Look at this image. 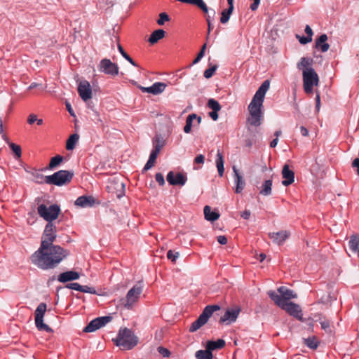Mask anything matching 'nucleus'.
Wrapping results in <instances>:
<instances>
[{"instance_id":"nucleus-1","label":"nucleus","mask_w":359,"mask_h":359,"mask_svg":"<svg viewBox=\"0 0 359 359\" xmlns=\"http://www.w3.org/2000/svg\"><path fill=\"white\" fill-rule=\"evenodd\" d=\"M56 237L55 225L48 222L43 233L41 246L31 255L33 264L43 270L53 269L68 256L67 250L53 244Z\"/></svg>"},{"instance_id":"nucleus-2","label":"nucleus","mask_w":359,"mask_h":359,"mask_svg":"<svg viewBox=\"0 0 359 359\" xmlns=\"http://www.w3.org/2000/svg\"><path fill=\"white\" fill-rule=\"evenodd\" d=\"M270 86V81L265 80L259 86L248 106L250 116L248 118L249 123L254 126H259L262 123V111L265 94Z\"/></svg>"},{"instance_id":"nucleus-3","label":"nucleus","mask_w":359,"mask_h":359,"mask_svg":"<svg viewBox=\"0 0 359 359\" xmlns=\"http://www.w3.org/2000/svg\"><path fill=\"white\" fill-rule=\"evenodd\" d=\"M115 344L123 350H130L138 342V338L128 328L121 329L117 337L114 340Z\"/></svg>"},{"instance_id":"nucleus-4","label":"nucleus","mask_w":359,"mask_h":359,"mask_svg":"<svg viewBox=\"0 0 359 359\" xmlns=\"http://www.w3.org/2000/svg\"><path fill=\"white\" fill-rule=\"evenodd\" d=\"M267 294L277 306L283 310H285L289 315L299 320H303L302 311L298 304L292 302L287 304L283 303L280 298L277 296V293L275 291L269 290Z\"/></svg>"},{"instance_id":"nucleus-5","label":"nucleus","mask_w":359,"mask_h":359,"mask_svg":"<svg viewBox=\"0 0 359 359\" xmlns=\"http://www.w3.org/2000/svg\"><path fill=\"white\" fill-rule=\"evenodd\" d=\"M72 170H60L51 175H47V184L61 187L69 183L74 177Z\"/></svg>"},{"instance_id":"nucleus-6","label":"nucleus","mask_w":359,"mask_h":359,"mask_svg":"<svg viewBox=\"0 0 359 359\" xmlns=\"http://www.w3.org/2000/svg\"><path fill=\"white\" fill-rule=\"evenodd\" d=\"M37 212L39 216L46 221L53 223V221L58 217L61 210L57 204H53L49 207H47L45 204H40L37 208Z\"/></svg>"},{"instance_id":"nucleus-7","label":"nucleus","mask_w":359,"mask_h":359,"mask_svg":"<svg viewBox=\"0 0 359 359\" xmlns=\"http://www.w3.org/2000/svg\"><path fill=\"white\" fill-rule=\"evenodd\" d=\"M303 87L306 94H311L313 92V86H318L319 77L314 69H309L303 71Z\"/></svg>"},{"instance_id":"nucleus-8","label":"nucleus","mask_w":359,"mask_h":359,"mask_svg":"<svg viewBox=\"0 0 359 359\" xmlns=\"http://www.w3.org/2000/svg\"><path fill=\"white\" fill-rule=\"evenodd\" d=\"M47 309L46 303H40L35 310V325L39 331H46L49 333L53 332V329L43 323V317Z\"/></svg>"},{"instance_id":"nucleus-9","label":"nucleus","mask_w":359,"mask_h":359,"mask_svg":"<svg viewBox=\"0 0 359 359\" xmlns=\"http://www.w3.org/2000/svg\"><path fill=\"white\" fill-rule=\"evenodd\" d=\"M98 69L100 72L112 76L118 74L119 68L117 64L112 62L109 59L107 58L101 60L100 64L98 65Z\"/></svg>"},{"instance_id":"nucleus-10","label":"nucleus","mask_w":359,"mask_h":359,"mask_svg":"<svg viewBox=\"0 0 359 359\" xmlns=\"http://www.w3.org/2000/svg\"><path fill=\"white\" fill-rule=\"evenodd\" d=\"M226 342L224 339H219L217 341H208L205 345V349L203 350V359H212V351L219 350L224 347Z\"/></svg>"},{"instance_id":"nucleus-11","label":"nucleus","mask_w":359,"mask_h":359,"mask_svg":"<svg viewBox=\"0 0 359 359\" xmlns=\"http://www.w3.org/2000/svg\"><path fill=\"white\" fill-rule=\"evenodd\" d=\"M142 292V283L138 282L135 284L126 294V301L125 307L130 309L133 302H135Z\"/></svg>"},{"instance_id":"nucleus-12","label":"nucleus","mask_w":359,"mask_h":359,"mask_svg":"<svg viewBox=\"0 0 359 359\" xmlns=\"http://www.w3.org/2000/svg\"><path fill=\"white\" fill-rule=\"evenodd\" d=\"M166 180L170 185L183 186L186 184L187 177L182 172L175 173L173 171H170L166 176Z\"/></svg>"},{"instance_id":"nucleus-13","label":"nucleus","mask_w":359,"mask_h":359,"mask_svg":"<svg viewBox=\"0 0 359 359\" xmlns=\"http://www.w3.org/2000/svg\"><path fill=\"white\" fill-rule=\"evenodd\" d=\"M78 93L81 98L86 102L92 97V89L90 83L83 80L80 81L78 86Z\"/></svg>"},{"instance_id":"nucleus-14","label":"nucleus","mask_w":359,"mask_h":359,"mask_svg":"<svg viewBox=\"0 0 359 359\" xmlns=\"http://www.w3.org/2000/svg\"><path fill=\"white\" fill-rule=\"evenodd\" d=\"M278 292L277 296L280 298V299L283 302V303L287 304L288 303L290 299H295L297 297V295L295 292H294L292 290L288 289L286 287L281 286L278 288L277 290Z\"/></svg>"},{"instance_id":"nucleus-15","label":"nucleus","mask_w":359,"mask_h":359,"mask_svg":"<svg viewBox=\"0 0 359 359\" xmlns=\"http://www.w3.org/2000/svg\"><path fill=\"white\" fill-rule=\"evenodd\" d=\"M290 236V233L286 230L269 233V237L277 245H282Z\"/></svg>"},{"instance_id":"nucleus-16","label":"nucleus","mask_w":359,"mask_h":359,"mask_svg":"<svg viewBox=\"0 0 359 359\" xmlns=\"http://www.w3.org/2000/svg\"><path fill=\"white\" fill-rule=\"evenodd\" d=\"M282 176L284 180L282 182V184L284 186H289L294 182V172L290 169L289 165L285 164L283 165L282 170Z\"/></svg>"},{"instance_id":"nucleus-17","label":"nucleus","mask_w":359,"mask_h":359,"mask_svg":"<svg viewBox=\"0 0 359 359\" xmlns=\"http://www.w3.org/2000/svg\"><path fill=\"white\" fill-rule=\"evenodd\" d=\"M207 106L212 109V111L208 113V116L213 120L218 119L217 112L221 110L220 104L215 99L211 98L208 101Z\"/></svg>"},{"instance_id":"nucleus-18","label":"nucleus","mask_w":359,"mask_h":359,"mask_svg":"<svg viewBox=\"0 0 359 359\" xmlns=\"http://www.w3.org/2000/svg\"><path fill=\"white\" fill-rule=\"evenodd\" d=\"M233 171L234 172V182L236 184L235 192L236 194H240L244 189L245 182L243 176L240 174L239 170L236 168V166L233 167Z\"/></svg>"},{"instance_id":"nucleus-19","label":"nucleus","mask_w":359,"mask_h":359,"mask_svg":"<svg viewBox=\"0 0 359 359\" xmlns=\"http://www.w3.org/2000/svg\"><path fill=\"white\" fill-rule=\"evenodd\" d=\"M95 203V199L92 196H81L75 201V205L81 208L93 207Z\"/></svg>"},{"instance_id":"nucleus-20","label":"nucleus","mask_w":359,"mask_h":359,"mask_svg":"<svg viewBox=\"0 0 359 359\" xmlns=\"http://www.w3.org/2000/svg\"><path fill=\"white\" fill-rule=\"evenodd\" d=\"M79 277V273L74 271H67L61 273L57 277V280L60 283H65L69 281L78 280Z\"/></svg>"},{"instance_id":"nucleus-21","label":"nucleus","mask_w":359,"mask_h":359,"mask_svg":"<svg viewBox=\"0 0 359 359\" xmlns=\"http://www.w3.org/2000/svg\"><path fill=\"white\" fill-rule=\"evenodd\" d=\"M203 215L206 220L210 222H215L219 218L220 214L217 209L212 210L209 205H205L203 208Z\"/></svg>"},{"instance_id":"nucleus-22","label":"nucleus","mask_w":359,"mask_h":359,"mask_svg":"<svg viewBox=\"0 0 359 359\" xmlns=\"http://www.w3.org/2000/svg\"><path fill=\"white\" fill-rule=\"evenodd\" d=\"M327 40V36L325 34H321L316 40L315 43V48L320 50L321 52H327L330 48V45L326 42Z\"/></svg>"},{"instance_id":"nucleus-23","label":"nucleus","mask_w":359,"mask_h":359,"mask_svg":"<svg viewBox=\"0 0 359 359\" xmlns=\"http://www.w3.org/2000/svg\"><path fill=\"white\" fill-rule=\"evenodd\" d=\"M239 313V310H227L219 319L220 323H231L236 321Z\"/></svg>"},{"instance_id":"nucleus-24","label":"nucleus","mask_w":359,"mask_h":359,"mask_svg":"<svg viewBox=\"0 0 359 359\" xmlns=\"http://www.w3.org/2000/svg\"><path fill=\"white\" fill-rule=\"evenodd\" d=\"M220 310L218 305H208L203 309V325H205L215 311Z\"/></svg>"},{"instance_id":"nucleus-25","label":"nucleus","mask_w":359,"mask_h":359,"mask_svg":"<svg viewBox=\"0 0 359 359\" xmlns=\"http://www.w3.org/2000/svg\"><path fill=\"white\" fill-rule=\"evenodd\" d=\"M165 32L163 29H156L151 34V35L148 39V41L151 44H154V43H157L158 40L163 39L165 36Z\"/></svg>"},{"instance_id":"nucleus-26","label":"nucleus","mask_w":359,"mask_h":359,"mask_svg":"<svg viewBox=\"0 0 359 359\" xmlns=\"http://www.w3.org/2000/svg\"><path fill=\"white\" fill-rule=\"evenodd\" d=\"M313 60L312 58L303 57L297 63V68L299 69H302V72L305 71L306 69H313Z\"/></svg>"},{"instance_id":"nucleus-27","label":"nucleus","mask_w":359,"mask_h":359,"mask_svg":"<svg viewBox=\"0 0 359 359\" xmlns=\"http://www.w3.org/2000/svg\"><path fill=\"white\" fill-rule=\"evenodd\" d=\"M46 170L40 169V170H33L31 172V175L34 177V182L36 184H47V176L43 175L41 173V171H45Z\"/></svg>"},{"instance_id":"nucleus-28","label":"nucleus","mask_w":359,"mask_h":359,"mask_svg":"<svg viewBox=\"0 0 359 359\" xmlns=\"http://www.w3.org/2000/svg\"><path fill=\"white\" fill-rule=\"evenodd\" d=\"M64 160V157L61 155H56L50 158V163L47 167L43 168V170H53L56 168Z\"/></svg>"},{"instance_id":"nucleus-29","label":"nucleus","mask_w":359,"mask_h":359,"mask_svg":"<svg viewBox=\"0 0 359 359\" xmlns=\"http://www.w3.org/2000/svg\"><path fill=\"white\" fill-rule=\"evenodd\" d=\"M272 180H267L264 182L260 187L259 194L262 196H269L272 192Z\"/></svg>"},{"instance_id":"nucleus-30","label":"nucleus","mask_w":359,"mask_h":359,"mask_svg":"<svg viewBox=\"0 0 359 359\" xmlns=\"http://www.w3.org/2000/svg\"><path fill=\"white\" fill-rule=\"evenodd\" d=\"M348 245L350 249L354 252H358V255H359V236L357 234H352L350 236V239L348 241Z\"/></svg>"},{"instance_id":"nucleus-31","label":"nucleus","mask_w":359,"mask_h":359,"mask_svg":"<svg viewBox=\"0 0 359 359\" xmlns=\"http://www.w3.org/2000/svg\"><path fill=\"white\" fill-rule=\"evenodd\" d=\"M153 150L160 152L161 149L165 145V140L163 139L161 135H156L152 140Z\"/></svg>"},{"instance_id":"nucleus-32","label":"nucleus","mask_w":359,"mask_h":359,"mask_svg":"<svg viewBox=\"0 0 359 359\" xmlns=\"http://www.w3.org/2000/svg\"><path fill=\"white\" fill-rule=\"evenodd\" d=\"M153 150L160 152L161 149L165 145V140L163 139L161 135H156L152 140Z\"/></svg>"},{"instance_id":"nucleus-33","label":"nucleus","mask_w":359,"mask_h":359,"mask_svg":"<svg viewBox=\"0 0 359 359\" xmlns=\"http://www.w3.org/2000/svg\"><path fill=\"white\" fill-rule=\"evenodd\" d=\"M79 135L77 133L71 135L66 142L67 150H73L75 148L76 144L79 141Z\"/></svg>"},{"instance_id":"nucleus-34","label":"nucleus","mask_w":359,"mask_h":359,"mask_svg":"<svg viewBox=\"0 0 359 359\" xmlns=\"http://www.w3.org/2000/svg\"><path fill=\"white\" fill-rule=\"evenodd\" d=\"M304 344L311 349H316L318 347L319 341L315 336L303 339Z\"/></svg>"},{"instance_id":"nucleus-35","label":"nucleus","mask_w":359,"mask_h":359,"mask_svg":"<svg viewBox=\"0 0 359 359\" xmlns=\"http://www.w3.org/2000/svg\"><path fill=\"white\" fill-rule=\"evenodd\" d=\"M167 86V84L163 82H156L151 86L152 94L158 95L163 92Z\"/></svg>"},{"instance_id":"nucleus-36","label":"nucleus","mask_w":359,"mask_h":359,"mask_svg":"<svg viewBox=\"0 0 359 359\" xmlns=\"http://www.w3.org/2000/svg\"><path fill=\"white\" fill-rule=\"evenodd\" d=\"M118 50L119 53L121 54V55L127 60L133 66L138 67L137 63L133 60V58L124 50L122 46L118 43L117 45Z\"/></svg>"},{"instance_id":"nucleus-37","label":"nucleus","mask_w":359,"mask_h":359,"mask_svg":"<svg viewBox=\"0 0 359 359\" xmlns=\"http://www.w3.org/2000/svg\"><path fill=\"white\" fill-rule=\"evenodd\" d=\"M217 68H218V65L217 64L208 62V67L203 72V76L207 79L211 78L214 75V74H215V71L217 69Z\"/></svg>"},{"instance_id":"nucleus-38","label":"nucleus","mask_w":359,"mask_h":359,"mask_svg":"<svg viewBox=\"0 0 359 359\" xmlns=\"http://www.w3.org/2000/svg\"><path fill=\"white\" fill-rule=\"evenodd\" d=\"M216 164L218 170L219 175L222 177L224 174V158L222 154L218 152L217 158L216 159Z\"/></svg>"},{"instance_id":"nucleus-39","label":"nucleus","mask_w":359,"mask_h":359,"mask_svg":"<svg viewBox=\"0 0 359 359\" xmlns=\"http://www.w3.org/2000/svg\"><path fill=\"white\" fill-rule=\"evenodd\" d=\"M233 9L231 8H228L227 9H224L222 12V16L220 18V22L222 24L226 23L230 18V15H231Z\"/></svg>"},{"instance_id":"nucleus-40","label":"nucleus","mask_w":359,"mask_h":359,"mask_svg":"<svg viewBox=\"0 0 359 359\" xmlns=\"http://www.w3.org/2000/svg\"><path fill=\"white\" fill-rule=\"evenodd\" d=\"M95 319L96 320V323H97L99 328H101L102 327L104 326L107 323L110 322L112 320V317L109 316H106L98 317Z\"/></svg>"},{"instance_id":"nucleus-41","label":"nucleus","mask_w":359,"mask_h":359,"mask_svg":"<svg viewBox=\"0 0 359 359\" xmlns=\"http://www.w3.org/2000/svg\"><path fill=\"white\" fill-rule=\"evenodd\" d=\"M100 329L95 319L92 320L83 329L84 332H92Z\"/></svg>"},{"instance_id":"nucleus-42","label":"nucleus","mask_w":359,"mask_h":359,"mask_svg":"<svg viewBox=\"0 0 359 359\" xmlns=\"http://www.w3.org/2000/svg\"><path fill=\"white\" fill-rule=\"evenodd\" d=\"M68 288V289H71V290H76V291H81V285H80L79 283H67L66 284V285L65 287H62V286H58L57 287V292H59L60 290L61 289H63V288Z\"/></svg>"},{"instance_id":"nucleus-43","label":"nucleus","mask_w":359,"mask_h":359,"mask_svg":"<svg viewBox=\"0 0 359 359\" xmlns=\"http://www.w3.org/2000/svg\"><path fill=\"white\" fill-rule=\"evenodd\" d=\"M202 327V313L200 314L196 321H194L189 327V332H194Z\"/></svg>"},{"instance_id":"nucleus-44","label":"nucleus","mask_w":359,"mask_h":359,"mask_svg":"<svg viewBox=\"0 0 359 359\" xmlns=\"http://www.w3.org/2000/svg\"><path fill=\"white\" fill-rule=\"evenodd\" d=\"M318 321L321 325V328L324 330L326 332H330V322L329 320L325 319V318H322L321 316L319 318Z\"/></svg>"},{"instance_id":"nucleus-45","label":"nucleus","mask_w":359,"mask_h":359,"mask_svg":"<svg viewBox=\"0 0 359 359\" xmlns=\"http://www.w3.org/2000/svg\"><path fill=\"white\" fill-rule=\"evenodd\" d=\"M117 188L120 189L116 196L118 198H121L125 194V184L123 182H118V180L114 182Z\"/></svg>"},{"instance_id":"nucleus-46","label":"nucleus","mask_w":359,"mask_h":359,"mask_svg":"<svg viewBox=\"0 0 359 359\" xmlns=\"http://www.w3.org/2000/svg\"><path fill=\"white\" fill-rule=\"evenodd\" d=\"M9 147L13 151V152L15 154V155L17 156V158H20L21 156L22 150L21 147L15 144L14 143H9Z\"/></svg>"},{"instance_id":"nucleus-47","label":"nucleus","mask_w":359,"mask_h":359,"mask_svg":"<svg viewBox=\"0 0 359 359\" xmlns=\"http://www.w3.org/2000/svg\"><path fill=\"white\" fill-rule=\"evenodd\" d=\"M180 253L178 252H175V250H170L167 252V257L172 262H175L177 258L179 257Z\"/></svg>"},{"instance_id":"nucleus-48","label":"nucleus","mask_w":359,"mask_h":359,"mask_svg":"<svg viewBox=\"0 0 359 359\" xmlns=\"http://www.w3.org/2000/svg\"><path fill=\"white\" fill-rule=\"evenodd\" d=\"M170 20V17L166 13H161L159 14V18L157 20V23L159 25H163L165 22Z\"/></svg>"},{"instance_id":"nucleus-49","label":"nucleus","mask_w":359,"mask_h":359,"mask_svg":"<svg viewBox=\"0 0 359 359\" xmlns=\"http://www.w3.org/2000/svg\"><path fill=\"white\" fill-rule=\"evenodd\" d=\"M80 292L93 294H98L93 287H90L88 285H81V290Z\"/></svg>"},{"instance_id":"nucleus-50","label":"nucleus","mask_w":359,"mask_h":359,"mask_svg":"<svg viewBox=\"0 0 359 359\" xmlns=\"http://www.w3.org/2000/svg\"><path fill=\"white\" fill-rule=\"evenodd\" d=\"M157 350L159 354H161L164 358H168L170 355V351L163 346H158Z\"/></svg>"},{"instance_id":"nucleus-51","label":"nucleus","mask_w":359,"mask_h":359,"mask_svg":"<svg viewBox=\"0 0 359 359\" xmlns=\"http://www.w3.org/2000/svg\"><path fill=\"white\" fill-rule=\"evenodd\" d=\"M296 38L298 39L301 44H306L312 41V38L309 36H301L298 34L296 35Z\"/></svg>"},{"instance_id":"nucleus-52","label":"nucleus","mask_w":359,"mask_h":359,"mask_svg":"<svg viewBox=\"0 0 359 359\" xmlns=\"http://www.w3.org/2000/svg\"><path fill=\"white\" fill-rule=\"evenodd\" d=\"M155 179L160 186H163L165 184L164 177L161 172H157L155 175Z\"/></svg>"},{"instance_id":"nucleus-53","label":"nucleus","mask_w":359,"mask_h":359,"mask_svg":"<svg viewBox=\"0 0 359 359\" xmlns=\"http://www.w3.org/2000/svg\"><path fill=\"white\" fill-rule=\"evenodd\" d=\"M202 59V47L200 48L196 57L194 60V61L189 65V67H191L194 65L199 62Z\"/></svg>"},{"instance_id":"nucleus-54","label":"nucleus","mask_w":359,"mask_h":359,"mask_svg":"<svg viewBox=\"0 0 359 359\" xmlns=\"http://www.w3.org/2000/svg\"><path fill=\"white\" fill-rule=\"evenodd\" d=\"M185 4L196 6L202 10V0H186Z\"/></svg>"},{"instance_id":"nucleus-55","label":"nucleus","mask_w":359,"mask_h":359,"mask_svg":"<svg viewBox=\"0 0 359 359\" xmlns=\"http://www.w3.org/2000/svg\"><path fill=\"white\" fill-rule=\"evenodd\" d=\"M191 126H192V122L189 121V120H186V124L184 127V131L185 133H189L191 132Z\"/></svg>"},{"instance_id":"nucleus-56","label":"nucleus","mask_w":359,"mask_h":359,"mask_svg":"<svg viewBox=\"0 0 359 359\" xmlns=\"http://www.w3.org/2000/svg\"><path fill=\"white\" fill-rule=\"evenodd\" d=\"M155 162L148 159L147 162L146 163L144 167L143 168V172L147 171L149 169H151L154 165Z\"/></svg>"},{"instance_id":"nucleus-57","label":"nucleus","mask_w":359,"mask_h":359,"mask_svg":"<svg viewBox=\"0 0 359 359\" xmlns=\"http://www.w3.org/2000/svg\"><path fill=\"white\" fill-rule=\"evenodd\" d=\"M197 118L198 120V123H199L201 121V116H197L196 114H189L187 117V119L193 122V120L194 119H196Z\"/></svg>"},{"instance_id":"nucleus-58","label":"nucleus","mask_w":359,"mask_h":359,"mask_svg":"<svg viewBox=\"0 0 359 359\" xmlns=\"http://www.w3.org/2000/svg\"><path fill=\"white\" fill-rule=\"evenodd\" d=\"M158 154H159V152L152 149V151L150 153L149 159L156 162V160L158 157Z\"/></svg>"},{"instance_id":"nucleus-59","label":"nucleus","mask_w":359,"mask_h":359,"mask_svg":"<svg viewBox=\"0 0 359 359\" xmlns=\"http://www.w3.org/2000/svg\"><path fill=\"white\" fill-rule=\"evenodd\" d=\"M37 120L36 115L32 114L28 116L27 123L30 125L33 124Z\"/></svg>"},{"instance_id":"nucleus-60","label":"nucleus","mask_w":359,"mask_h":359,"mask_svg":"<svg viewBox=\"0 0 359 359\" xmlns=\"http://www.w3.org/2000/svg\"><path fill=\"white\" fill-rule=\"evenodd\" d=\"M217 240L221 245H225L227 243V238L225 236H219Z\"/></svg>"},{"instance_id":"nucleus-61","label":"nucleus","mask_w":359,"mask_h":359,"mask_svg":"<svg viewBox=\"0 0 359 359\" xmlns=\"http://www.w3.org/2000/svg\"><path fill=\"white\" fill-rule=\"evenodd\" d=\"M259 3L260 0H253V3L250 5V9L252 11H256L259 6Z\"/></svg>"},{"instance_id":"nucleus-62","label":"nucleus","mask_w":359,"mask_h":359,"mask_svg":"<svg viewBox=\"0 0 359 359\" xmlns=\"http://www.w3.org/2000/svg\"><path fill=\"white\" fill-rule=\"evenodd\" d=\"M250 215H251V212L250 210H245V211H243V212H241V216L245 219H248L250 217Z\"/></svg>"},{"instance_id":"nucleus-63","label":"nucleus","mask_w":359,"mask_h":359,"mask_svg":"<svg viewBox=\"0 0 359 359\" xmlns=\"http://www.w3.org/2000/svg\"><path fill=\"white\" fill-rule=\"evenodd\" d=\"M352 166L357 168V173L359 175V158L354 159L352 162Z\"/></svg>"},{"instance_id":"nucleus-64","label":"nucleus","mask_w":359,"mask_h":359,"mask_svg":"<svg viewBox=\"0 0 359 359\" xmlns=\"http://www.w3.org/2000/svg\"><path fill=\"white\" fill-rule=\"evenodd\" d=\"M305 33L307 34V36L312 38L313 31L309 25H306L305 27Z\"/></svg>"}]
</instances>
